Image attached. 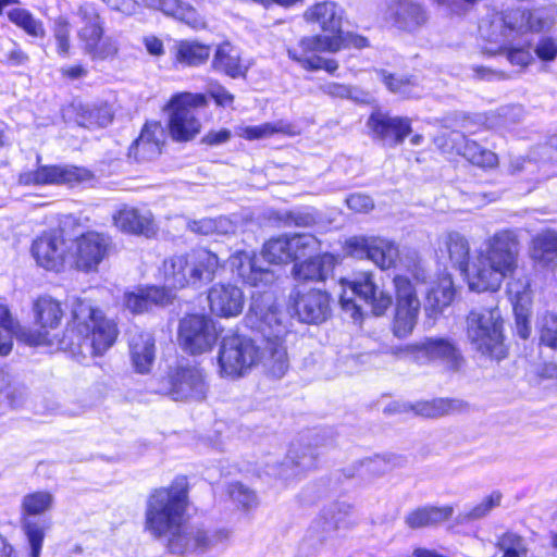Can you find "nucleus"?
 <instances>
[{"label":"nucleus","instance_id":"obj_1","mask_svg":"<svg viewBox=\"0 0 557 557\" xmlns=\"http://www.w3.org/2000/svg\"><path fill=\"white\" fill-rule=\"evenodd\" d=\"M34 327L25 326L20 333V343L29 347H48L64 351L72 357H102L116 343L119 323L98 305L85 298H76L70 310L65 327L63 301L49 294L36 296L30 304Z\"/></svg>","mask_w":557,"mask_h":557},{"label":"nucleus","instance_id":"obj_2","mask_svg":"<svg viewBox=\"0 0 557 557\" xmlns=\"http://www.w3.org/2000/svg\"><path fill=\"white\" fill-rule=\"evenodd\" d=\"M189 478L177 474L164 486L153 487L146 500L144 529L164 540L168 553L184 556L210 549L224 534L203 527L187 528L190 507Z\"/></svg>","mask_w":557,"mask_h":557},{"label":"nucleus","instance_id":"obj_3","mask_svg":"<svg viewBox=\"0 0 557 557\" xmlns=\"http://www.w3.org/2000/svg\"><path fill=\"white\" fill-rule=\"evenodd\" d=\"M444 245L451 265L475 293H497L506 275L520 270L521 242L511 228H502L488 236L484 248L476 249L472 259L469 240L463 235L450 232Z\"/></svg>","mask_w":557,"mask_h":557},{"label":"nucleus","instance_id":"obj_4","mask_svg":"<svg viewBox=\"0 0 557 557\" xmlns=\"http://www.w3.org/2000/svg\"><path fill=\"white\" fill-rule=\"evenodd\" d=\"M369 47L367 37L351 32H335L333 35L313 34L300 37L286 48L290 61L305 72L324 71L330 76H336L339 62L334 58H324L323 53H337L347 49H364Z\"/></svg>","mask_w":557,"mask_h":557},{"label":"nucleus","instance_id":"obj_5","mask_svg":"<svg viewBox=\"0 0 557 557\" xmlns=\"http://www.w3.org/2000/svg\"><path fill=\"white\" fill-rule=\"evenodd\" d=\"M222 263L216 253L196 248L164 261L165 280L172 289L200 288L215 278Z\"/></svg>","mask_w":557,"mask_h":557},{"label":"nucleus","instance_id":"obj_6","mask_svg":"<svg viewBox=\"0 0 557 557\" xmlns=\"http://www.w3.org/2000/svg\"><path fill=\"white\" fill-rule=\"evenodd\" d=\"M407 274H395L392 280L394 313L391 323L393 334L398 338L409 336L417 325L421 301L417 286L426 283L424 269L417 262L407 267Z\"/></svg>","mask_w":557,"mask_h":557},{"label":"nucleus","instance_id":"obj_7","mask_svg":"<svg viewBox=\"0 0 557 557\" xmlns=\"http://www.w3.org/2000/svg\"><path fill=\"white\" fill-rule=\"evenodd\" d=\"M209 107L205 92L178 91L166 101L164 110L168 113L166 128L175 143L193 141L202 131L201 110Z\"/></svg>","mask_w":557,"mask_h":557},{"label":"nucleus","instance_id":"obj_8","mask_svg":"<svg viewBox=\"0 0 557 557\" xmlns=\"http://www.w3.org/2000/svg\"><path fill=\"white\" fill-rule=\"evenodd\" d=\"M76 15L82 23L77 30L81 49L92 62H109L119 57L120 44L107 34L106 22L95 3L84 2Z\"/></svg>","mask_w":557,"mask_h":557},{"label":"nucleus","instance_id":"obj_9","mask_svg":"<svg viewBox=\"0 0 557 557\" xmlns=\"http://www.w3.org/2000/svg\"><path fill=\"white\" fill-rule=\"evenodd\" d=\"M467 335L474 348L490 359L499 361L507 357L504 319L498 307L484 309L481 312L471 311Z\"/></svg>","mask_w":557,"mask_h":557},{"label":"nucleus","instance_id":"obj_10","mask_svg":"<svg viewBox=\"0 0 557 557\" xmlns=\"http://www.w3.org/2000/svg\"><path fill=\"white\" fill-rule=\"evenodd\" d=\"M72 269L82 273H98L116 252L113 236L103 231L85 230L70 239Z\"/></svg>","mask_w":557,"mask_h":557},{"label":"nucleus","instance_id":"obj_11","mask_svg":"<svg viewBox=\"0 0 557 557\" xmlns=\"http://www.w3.org/2000/svg\"><path fill=\"white\" fill-rule=\"evenodd\" d=\"M552 24V20L537 15L533 9L508 8L492 15L485 40L493 44L499 41V37L502 40H507L513 35L537 34L547 30Z\"/></svg>","mask_w":557,"mask_h":557},{"label":"nucleus","instance_id":"obj_12","mask_svg":"<svg viewBox=\"0 0 557 557\" xmlns=\"http://www.w3.org/2000/svg\"><path fill=\"white\" fill-rule=\"evenodd\" d=\"M63 227H52L39 233L30 244V255L45 271L62 273L72 269V244Z\"/></svg>","mask_w":557,"mask_h":557},{"label":"nucleus","instance_id":"obj_13","mask_svg":"<svg viewBox=\"0 0 557 557\" xmlns=\"http://www.w3.org/2000/svg\"><path fill=\"white\" fill-rule=\"evenodd\" d=\"M220 334L210 314L187 312L178 321L176 337L183 351L189 356H200L213 349Z\"/></svg>","mask_w":557,"mask_h":557},{"label":"nucleus","instance_id":"obj_14","mask_svg":"<svg viewBox=\"0 0 557 557\" xmlns=\"http://www.w3.org/2000/svg\"><path fill=\"white\" fill-rule=\"evenodd\" d=\"M259 348L251 338L238 333L222 337L218 352L219 374L226 379L245 375L257 362Z\"/></svg>","mask_w":557,"mask_h":557},{"label":"nucleus","instance_id":"obj_15","mask_svg":"<svg viewBox=\"0 0 557 557\" xmlns=\"http://www.w3.org/2000/svg\"><path fill=\"white\" fill-rule=\"evenodd\" d=\"M53 506V495L49 491L38 490L24 495L21 502V525L29 544V557H40L49 522L40 523L32 517L41 516Z\"/></svg>","mask_w":557,"mask_h":557},{"label":"nucleus","instance_id":"obj_16","mask_svg":"<svg viewBox=\"0 0 557 557\" xmlns=\"http://www.w3.org/2000/svg\"><path fill=\"white\" fill-rule=\"evenodd\" d=\"M20 181L27 186H85L96 181L95 172L76 164H42L24 172Z\"/></svg>","mask_w":557,"mask_h":557},{"label":"nucleus","instance_id":"obj_17","mask_svg":"<svg viewBox=\"0 0 557 557\" xmlns=\"http://www.w3.org/2000/svg\"><path fill=\"white\" fill-rule=\"evenodd\" d=\"M506 295L512 305L516 332L521 339L531 335V317L533 305V290L531 274L527 271L516 270L506 275Z\"/></svg>","mask_w":557,"mask_h":557},{"label":"nucleus","instance_id":"obj_18","mask_svg":"<svg viewBox=\"0 0 557 557\" xmlns=\"http://www.w3.org/2000/svg\"><path fill=\"white\" fill-rule=\"evenodd\" d=\"M166 394L175 401L201 403L209 394L206 371L198 366H177L166 375Z\"/></svg>","mask_w":557,"mask_h":557},{"label":"nucleus","instance_id":"obj_19","mask_svg":"<svg viewBox=\"0 0 557 557\" xmlns=\"http://www.w3.org/2000/svg\"><path fill=\"white\" fill-rule=\"evenodd\" d=\"M344 250L351 258L372 261L383 271L395 269L400 256L394 242L377 236H352L346 239Z\"/></svg>","mask_w":557,"mask_h":557},{"label":"nucleus","instance_id":"obj_20","mask_svg":"<svg viewBox=\"0 0 557 557\" xmlns=\"http://www.w3.org/2000/svg\"><path fill=\"white\" fill-rule=\"evenodd\" d=\"M407 351L418 361L441 362L448 370L458 371L465 363L456 342L448 337H424L408 345Z\"/></svg>","mask_w":557,"mask_h":557},{"label":"nucleus","instance_id":"obj_21","mask_svg":"<svg viewBox=\"0 0 557 557\" xmlns=\"http://www.w3.org/2000/svg\"><path fill=\"white\" fill-rule=\"evenodd\" d=\"M331 295L319 288L296 289L289 295V308L298 321L307 324H320L332 314Z\"/></svg>","mask_w":557,"mask_h":557},{"label":"nucleus","instance_id":"obj_22","mask_svg":"<svg viewBox=\"0 0 557 557\" xmlns=\"http://www.w3.org/2000/svg\"><path fill=\"white\" fill-rule=\"evenodd\" d=\"M174 294L163 285H138L123 294V305L133 314H144L153 309L165 308L173 304Z\"/></svg>","mask_w":557,"mask_h":557},{"label":"nucleus","instance_id":"obj_23","mask_svg":"<svg viewBox=\"0 0 557 557\" xmlns=\"http://www.w3.org/2000/svg\"><path fill=\"white\" fill-rule=\"evenodd\" d=\"M367 126L373 138L392 147L401 145L412 133V121L410 117L393 116L381 111H373L369 115Z\"/></svg>","mask_w":557,"mask_h":557},{"label":"nucleus","instance_id":"obj_24","mask_svg":"<svg viewBox=\"0 0 557 557\" xmlns=\"http://www.w3.org/2000/svg\"><path fill=\"white\" fill-rule=\"evenodd\" d=\"M113 226L125 235L150 238L156 235L157 226L151 211L123 203L111 215Z\"/></svg>","mask_w":557,"mask_h":557},{"label":"nucleus","instance_id":"obj_25","mask_svg":"<svg viewBox=\"0 0 557 557\" xmlns=\"http://www.w3.org/2000/svg\"><path fill=\"white\" fill-rule=\"evenodd\" d=\"M342 284L370 306L372 313L376 317L385 314L393 304V297L387 292L379 290L370 271L361 272L351 281L342 280Z\"/></svg>","mask_w":557,"mask_h":557},{"label":"nucleus","instance_id":"obj_26","mask_svg":"<svg viewBox=\"0 0 557 557\" xmlns=\"http://www.w3.org/2000/svg\"><path fill=\"white\" fill-rule=\"evenodd\" d=\"M469 409V404L458 398L438 397L429 400H419L404 405L403 408L386 407L385 413L411 411L413 414L424 419H437L444 416L465 412Z\"/></svg>","mask_w":557,"mask_h":557},{"label":"nucleus","instance_id":"obj_27","mask_svg":"<svg viewBox=\"0 0 557 557\" xmlns=\"http://www.w3.org/2000/svg\"><path fill=\"white\" fill-rule=\"evenodd\" d=\"M529 258L535 268L548 272L557 271V230L544 228L531 236Z\"/></svg>","mask_w":557,"mask_h":557},{"label":"nucleus","instance_id":"obj_28","mask_svg":"<svg viewBox=\"0 0 557 557\" xmlns=\"http://www.w3.org/2000/svg\"><path fill=\"white\" fill-rule=\"evenodd\" d=\"M208 302L211 312L222 318H231L242 313L245 297L237 286L218 283L209 288Z\"/></svg>","mask_w":557,"mask_h":557},{"label":"nucleus","instance_id":"obj_29","mask_svg":"<svg viewBox=\"0 0 557 557\" xmlns=\"http://www.w3.org/2000/svg\"><path fill=\"white\" fill-rule=\"evenodd\" d=\"M213 71L233 79H246L249 64L228 41L219 44L211 60Z\"/></svg>","mask_w":557,"mask_h":557},{"label":"nucleus","instance_id":"obj_30","mask_svg":"<svg viewBox=\"0 0 557 557\" xmlns=\"http://www.w3.org/2000/svg\"><path fill=\"white\" fill-rule=\"evenodd\" d=\"M211 45L198 40L181 39L175 42L173 62L184 67H198L208 62Z\"/></svg>","mask_w":557,"mask_h":557},{"label":"nucleus","instance_id":"obj_31","mask_svg":"<svg viewBox=\"0 0 557 557\" xmlns=\"http://www.w3.org/2000/svg\"><path fill=\"white\" fill-rule=\"evenodd\" d=\"M150 5L164 15L184 22L194 29L207 27L206 18L193 5L183 0H150Z\"/></svg>","mask_w":557,"mask_h":557},{"label":"nucleus","instance_id":"obj_32","mask_svg":"<svg viewBox=\"0 0 557 557\" xmlns=\"http://www.w3.org/2000/svg\"><path fill=\"white\" fill-rule=\"evenodd\" d=\"M232 267L240 281L249 286L257 287L264 284L271 272L257 265L256 256L245 250H238L232 256Z\"/></svg>","mask_w":557,"mask_h":557},{"label":"nucleus","instance_id":"obj_33","mask_svg":"<svg viewBox=\"0 0 557 557\" xmlns=\"http://www.w3.org/2000/svg\"><path fill=\"white\" fill-rule=\"evenodd\" d=\"M305 18L309 23L319 24L322 32H344L342 29V15L337 12L336 4L332 1H322L312 4L305 12Z\"/></svg>","mask_w":557,"mask_h":557},{"label":"nucleus","instance_id":"obj_34","mask_svg":"<svg viewBox=\"0 0 557 557\" xmlns=\"http://www.w3.org/2000/svg\"><path fill=\"white\" fill-rule=\"evenodd\" d=\"M453 515V508L449 506H422L418 507L405 517V522L410 529H421L436 525L448 520Z\"/></svg>","mask_w":557,"mask_h":557},{"label":"nucleus","instance_id":"obj_35","mask_svg":"<svg viewBox=\"0 0 557 557\" xmlns=\"http://www.w3.org/2000/svg\"><path fill=\"white\" fill-rule=\"evenodd\" d=\"M456 296L453 276L443 274L437 277L426 294V301L434 312H441L447 308Z\"/></svg>","mask_w":557,"mask_h":557},{"label":"nucleus","instance_id":"obj_36","mask_svg":"<svg viewBox=\"0 0 557 557\" xmlns=\"http://www.w3.org/2000/svg\"><path fill=\"white\" fill-rule=\"evenodd\" d=\"M326 253H319L298 261L293 267V276L298 282H324L327 278Z\"/></svg>","mask_w":557,"mask_h":557},{"label":"nucleus","instance_id":"obj_37","mask_svg":"<svg viewBox=\"0 0 557 557\" xmlns=\"http://www.w3.org/2000/svg\"><path fill=\"white\" fill-rule=\"evenodd\" d=\"M131 357L136 372L148 373L154 361V341L139 335L131 344Z\"/></svg>","mask_w":557,"mask_h":557},{"label":"nucleus","instance_id":"obj_38","mask_svg":"<svg viewBox=\"0 0 557 557\" xmlns=\"http://www.w3.org/2000/svg\"><path fill=\"white\" fill-rule=\"evenodd\" d=\"M7 16L13 25L22 29L27 36L36 39L46 36L44 23L36 18L29 10L15 7L7 12Z\"/></svg>","mask_w":557,"mask_h":557},{"label":"nucleus","instance_id":"obj_39","mask_svg":"<svg viewBox=\"0 0 557 557\" xmlns=\"http://www.w3.org/2000/svg\"><path fill=\"white\" fill-rule=\"evenodd\" d=\"M459 153L472 165L483 170H492L498 166L497 154L486 148L481 147L474 140L465 139Z\"/></svg>","mask_w":557,"mask_h":557},{"label":"nucleus","instance_id":"obj_40","mask_svg":"<svg viewBox=\"0 0 557 557\" xmlns=\"http://www.w3.org/2000/svg\"><path fill=\"white\" fill-rule=\"evenodd\" d=\"M263 258L272 264H288L292 260L289 235H280L269 238L262 246Z\"/></svg>","mask_w":557,"mask_h":557},{"label":"nucleus","instance_id":"obj_41","mask_svg":"<svg viewBox=\"0 0 557 557\" xmlns=\"http://www.w3.org/2000/svg\"><path fill=\"white\" fill-rule=\"evenodd\" d=\"M278 134L293 135L292 124L283 121L267 122L260 125L244 126L238 131V136L248 141L260 140Z\"/></svg>","mask_w":557,"mask_h":557},{"label":"nucleus","instance_id":"obj_42","mask_svg":"<svg viewBox=\"0 0 557 557\" xmlns=\"http://www.w3.org/2000/svg\"><path fill=\"white\" fill-rule=\"evenodd\" d=\"M292 260H305L321 253V240L311 233L290 234Z\"/></svg>","mask_w":557,"mask_h":557},{"label":"nucleus","instance_id":"obj_43","mask_svg":"<svg viewBox=\"0 0 557 557\" xmlns=\"http://www.w3.org/2000/svg\"><path fill=\"white\" fill-rule=\"evenodd\" d=\"M381 82L386 89L403 99L413 97V89L418 86V82L413 75L398 76L394 73L382 70L380 72Z\"/></svg>","mask_w":557,"mask_h":557},{"label":"nucleus","instance_id":"obj_44","mask_svg":"<svg viewBox=\"0 0 557 557\" xmlns=\"http://www.w3.org/2000/svg\"><path fill=\"white\" fill-rule=\"evenodd\" d=\"M531 49V41H527L523 45L518 46L503 44L494 52H491V54L504 53L511 65L524 69L534 61Z\"/></svg>","mask_w":557,"mask_h":557},{"label":"nucleus","instance_id":"obj_45","mask_svg":"<svg viewBox=\"0 0 557 557\" xmlns=\"http://www.w3.org/2000/svg\"><path fill=\"white\" fill-rule=\"evenodd\" d=\"M225 492L239 509L249 510L257 505L256 493L239 481L228 483Z\"/></svg>","mask_w":557,"mask_h":557},{"label":"nucleus","instance_id":"obj_46","mask_svg":"<svg viewBox=\"0 0 557 557\" xmlns=\"http://www.w3.org/2000/svg\"><path fill=\"white\" fill-rule=\"evenodd\" d=\"M58 55L64 58L71 52V24L66 17H58L52 26Z\"/></svg>","mask_w":557,"mask_h":557},{"label":"nucleus","instance_id":"obj_47","mask_svg":"<svg viewBox=\"0 0 557 557\" xmlns=\"http://www.w3.org/2000/svg\"><path fill=\"white\" fill-rule=\"evenodd\" d=\"M162 151L152 145L136 138L128 148V157L138 163L150 162L158 159Z\"/></svg>","mask_w":557,"mask_h":557},{"label":"nucleus","instance_id":"obj_48","mask_svg":"<svg viewBox=\"0 0 557 557\" xmlns=\"http://www.w3.org/2000/svg\"><path fill=\"white\" fill-rule=\"evenodd\" d=\"M163 133V128L160 121H147L141 127L140 134L137 137L141 139L154 148H162L164 146L163 140L161 139Z\"/></svg>","mask_w":557,"mask_h":557},{"label":"nucleus","instance_id":"obj_49","mask_svg":"<svg viewBox=\"0 0 557 557\" xmlns=\"http://www.w3.org/2000/svg\"><path fill=\"white\" fill-rule=\"evenodd\" d=\"M539 344L557 351V315L544 320L539 333Z\"/></svg>","mask_w":557,"mask_h":557},{"label":"nucleus","instance_id":"obj_50","mask_svg":"<svg viewBox=\"0 0 557 557\" xmlns=\"http://www.w3.org/2000/svg\"><path fill=\"white\" fill-rule=\"evenodd\" d=\"M534 53L542 62L555 61L557 59V38L552 36L541 37L536 42Z\"/></svg>","mask_w":557,"mask_h":557},{"label":"nucleus","instance_id":"obj_51","mask_svg":"<svg viewBox=\"0 0 557 557\" xmlns=\"http://www.w3.org/2000/svg\"><path fill=\"white\" fill-rule=\"evenodd\" d=\"M0 327L5 330L20 343V333L25 330V326L13 317L11 309L5 304H0Z\"/></svg>","mask_w":557,"mask_h":557},{"label":"nucleus","instance_id":"obj_52","mask_svg":"<svg viewBox=\"0 0 557 557\" xmlns=\"http://www.w3.org/2000/svg\"><path fill=\"white\" fill-rule=\"evenodd\" d=\"M521 535L513 532H505L498 542L499 548L504 552L502 557H520L518 548L522 545Z\"/></svg>","mask_w":557,"mask_h":557},{"label":"nucleus","instance_id":"obj_53","mask_svg":"<svg viewBox=\"0 0 557 557\" xmlns=\"http://www.w3.org/2000/svg\"><path fill=\"white\" fill-rule=\"evenodd\" d=\"M92 127H103L114 119V112L107 101L91 104Z\"/></svg>","mask_w":557,"mask_h":557},{"label":"nucleus","instance_id":"obj_54","mask_svg":"<svg viewBox=\"0 0 557 557\" xmlns=\"http://www.w3.org/2000/svg\"><path fill=\"white\" fill-rule=\"evenodd\" d=\"M397 14L401 18L409 20L416 24H420L425 20L422 5L416 2L400 1Z\"/></svg>","mask_w":557,"mask_h":557},{"label":"nucleus","instance_id":"obj_55","mask_svg":"<svg viewBox=\"0 0 557 557\" xmlns=\"http://www.w3.org/2000/svg\"><path fill=\"white\" fill-rule=\"evenodd\" d=\"M109 11L117 13L124 17L134 15L139 7L137 0H100Z\"/></svg>","mask_w":557,"mask_h":557},{"label":"nucleus","instance_id":"obj_56","mask_svg":"<svg viewBox=\"0 0 557 557\" xmlns=\"http://www.w3.org/2000/svg\"><path fill=\"white\" fill-rule=\"evenodd\" d=\"M69 109L73 119L79 126L86 128L92 127V122L95 120L91 119V104L72 103Z\"/></svg>","mask_w":557,"mask_h":557},{"label":"nucleus","instance_id":"obj_57","mask_svg":"<svg viewBox=\"0 0 557 557\" xmlns=\"http://www.w3.org/2000/svg\"><path fill=\"white\" fill-rule=\"evenodd\" d=\"M206 95L208 99L211 98L214 101L216 107L221 108L232 107L235 101V96L219 83H215L214 88Z\"/></svg>","mask_w":557,"mask_h":557},{"label":"nucleus","instance_id":"obj_58","mask_svg":"<svg viewBox=\"0 0 557 557\" xmlns=\"http://www.w3.org/2000/svg\"><path fill=\"white\" fill-rule=\"evenodd\" d=\"M502 500V493L498 491H495L484 497L482 502L478 505H475L472 508V516L475 518H481L486 516L493 508L499 506Z\"/></svg>","mask_w":557,"mask_h":557},{"label":"nucleus","instance_id":"obj_59","mask_svg":"<svg viewBox=\"0 0 557 557\" xmlns=\"http://www.w3.org/2000/svg\"><path fill=\"white\" fill-rule=\"evenodd\" d=\"M271 359L273 360V363L271 364V372L275 376H282L288 368L286 349L284 347L273 349L271 352Z\"/></svg>","mask_w":557,"mask_h":557},{"label":"nucleus","instance_id":"obj_60","mask_svg":"<svg viewBox=\"0 0 557 557\" xmlns=\"http://www.w3.org/2000/svg\"><path fill=\"white\" fill-rule=\"evenodd\" d=\"M232 137V133L227 128L210 129L201 138V143L206 146H219L227 143Z\"/></svg>","mask_w":557,"mask_h":557},{"label":"nucleus","instance_id":"obj_61","mask_svg":"<svg viewBox=\"0 0 557 557\" xmlns=\"http://www.w3.org/2000/svg\"><path fill=\"white\" fill-rule=\"evenodd\" d=\"M28 54L18 44L14 42V47L3 55L2 63L9 66H21L28 62Z\"/></svg>","mask_w":557,"mask_h":557},{"label":"nucleus","instance_id":"obj_62","mask_svg":"<svg viewBox=\"0 0 557 557\" xmlns=\"http://www.w3.org/2000/svg\"><path fill=\"white\" fill-rule=\"evenodd\" d=\"M321 89L332 98H349L351 95V88L348 85L337 82L327 83Z\"/></svg>","mask_w":557,"mask_h":557},{"label":"nucleus","instance_id":"obj_63","mask_svg":"<svg viewBox=\"0 0 557 557\" xmlns=\"http://www.w3.org/2000/svg\"><path fill=\"white\" fill-rule=\"evenodd\" d=\"M143 44L145 46L146 51L152 57L159 58L165 53L164 44L162 39L154 35L145 36L143 38Z\"/></svg>","mask_w":557,"mask_h":557},{"label":"nucleus","instance_id":"obj_64","mask_svg":"<svg viewBox=\"0 0 557 557\" xmlns=\"http://www.w3.org/2000/svg\"><path fill=\"white\" fill-rule=\"evenodd\" d=\"M60 74L66 81H76L86 77L88 70L84 64L75 63L61 67Z\"/></svg>","mask_w":557,"mask_h":557}]
</instances>
